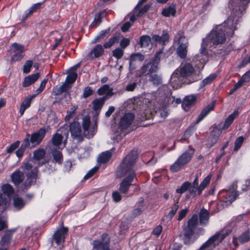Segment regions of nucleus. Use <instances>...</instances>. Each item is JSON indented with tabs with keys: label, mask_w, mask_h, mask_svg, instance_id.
<instances>
[{
	"label": "nucleus",
	"mask_w": 250,
	"mask_h": 250,
	"mask_svg": "<svg viewBox=\"0 0 250 250\" xmlns=\"http://www.w3.org/2000/svg\"><path fill=\"white\" fill-rule=\"evenodd\" d=\"M77 108V106H73L70 108V110L67 111V115L65 117L66 121L69 120L75 114V111Z\"/></svg>",
	"instance_id": "obj_48"
},
{
	"label": "nucleus",
	"mask_w": 250,
	"mask_h": 250,
	"mask_svg": "<svg viewBox=\"0 0 250 250\" xmlns=\"http://www.w3.org/2000/svg\"><path fill=\"white\" fill-rule=\"evenodd\" d=\"M250 239V236L249 235V231H246L243 234L240 235L238 238L234 237L233 240V243L236 247H238L239 244L237 243L238 240L241 244H243L248 242Z\"/></svg>",
	"instance_id": "obj_23"
},
{
	"label": "nucleus",
	"mask_w": 250,
	"mask_h": 250,
	"mask_svg": "<svg viewBox=\"0 0 250 250\" xmlns=\"http://www.w3.org/2000/svg\"><path fill=\"white\" fill-rule=\"evenodd\" d=\"M105 15V11H102L100 13H98L97 14L95 15L94 20L93 21L91 24V26L92 27H96L98 25L100 24V23L101 22V20L103 17H104Z\"/></svg>",
	"instance_id": "obj_33"
},
{
	"label": "nucleus",
	"mask_w": 250,
	"mask_h": 250,
	"mask_svg": "<svg viewBox=\"0 0 250 250\" xmlns=\"http://www.w3.org/2000/svg\"><path fill=\"white\" fill-rule=\"evenodd\" d=\"M236 186L233 185L228 189L222 190L220 193V196L222 198L223 206H227L231 204L237 197L238 194L236 191Z\"/></svg>",
	"instance_id": "obj_8"
},
{
	"label": "nucleus",
	"mask_w": 250,
	"mask_h": 250,
	"mask_svg": "<svg viewBox=\"0 0 250 250\" xmlns=\"http://www.w3.org/2000/svg\"><path fill=\"white\" fill-rule=\"evenodd\" d=\"M237 11L236 7L233 11ZM235 15H231L225 21L223 24L217 26L208 35L206 38L203 40L204 43L208 45L210 42L214 45L221 44L226 41V32L228 36H232L234 31L236 29V25L239 21V16L242 13L239 8V11H236Z\"/></svg>",
	"instance_id": "obj_1"
},
{
	"label": "nucleus",
	"mask_w": 250,
	"mask_h": 250,
	"mask_svg": "<svg viewBox=\"0 0 250 250\" xmlns=\"http://www.w3.org/2000/svg\"><path fill=\"white\" fill-rule=\"evenodd\" d=\"M1 191L2 193H0V195H2V201L5 207H8L10 204L11 197L14 193V190L10 184H5L1 186Z\"/></svg>",
	"instance_id": "obj_13"
},
{
	"label": "nucleus",
	"mask_w": 250,
	"mask_h": 250,
	"mask_svg": "<svg viewBox=\"0 0 250 250\" xmlns=\"http://www.w3.org/2000/svg\"><path fill=\"white\" fill-rule=\"evenodd\" d=\"M77 77V74L76 72L69 71L68 74L66 78L65 83H74Z\"/></svg>",
	"instance_id": "obj_41"
},
{
	"label": "nucleus",
	"mask_w": 250,
	"mask_h": 250,
	"mask_svg": "<svg viewBox=\"0 0 250 250\" xmlns=\"http://www.w3.org/2000/svg\"><path fill=\"white\" fill-rule=\"evenodd\" d=\"M52 155L54 159L56 162L60 163L62 160V153L59 150H56L52 152Z\"/></svg>",
	"instance_id": "obj_52"
},
{
	"label": "nucleus",
	"mask_w": 250,
	"mask_h": 250,
	"mask_svg": "<svg viewBox=\"0 0 250 250\" xmlns=\"http://www.w3.org/2000/svg\"><path fill=\"white\" fill-rule=\"evenodd\" d=\"M40 74L36 73L26 77L22 83V86L24 87H28L34 83L39 78Z\"/></svg>",
	"instance_id": "obj_24"
},
{
	"label": "nucleus",
	"mask_w": 250,
	"mask_h": 250,
	"mask_svg": "<svg viewBox=\"0 0 250 250\" xmlns=\"http://www.w3.org/2000/svg\"><path fill=\"white\" fill-rule=\"evenodd\" d=\"M104 101V99L103 98H99L95 100L93 102V109L96 111L100 110L103 106Z\"/></svg>",
	"instance_id": "obj_40"
},
{
	"label": "nucleus",
	"mask_w": 250,
	"mask_h": 250,
	"mask_svg": "<svg viewBox=\"0 0 250 250\" xmlns=\"http://www.w3.org/2000/svg\"><path fill=\"white\" fill-rule=\"evenodd\" d=\"M117 41V38L114 37L109 39L108 42L105 43L104 45V48H108L112 46Z\"/></svg>",
	"instance_id": "obj_58"
},
{
	"label": "nucleus",
	"mask_w": 250,
	"mask_h": 250,
	"mask_svg": "<svg viewBox=\"0 0 250 250\" xmlns=\"http://www.w3.org/2000/svg\"><path fill=\"white\" fill-rule=\"evenodd\" d=\"M239 112L237 110L234 111L232 113L229 115L228 117L226 119L222 129H226L228 128L232 123L235 118L238 116Z\"/></svg>",
	"instance_id": "obj_27"
},
{
	"label": "nucleus",
	"mask_w": 250,
	"mask_h": 250,
	"mask_svg": "<svg viewBox=\"0 0 250 250\" xmlns=\"http://www.w3.org/2000/svg\"><path fill=\"white\" fill-rule=\"evenodd\" d=\"M99 167H95L90 170L84 176V179L86 180L92 176L98 170Z\"/></svg>",
	"instance_id": "obj_60"
},
{
	"label": "nucleus",
	"mask_w": 250,
	"mask_h": 250,
	"mask_svg": "<svg viewBox=\"0 0 250 250\" xmlns=\"http://www.w3.org/2000/svg\"><path fill=\"white\" fill-rule=\"evenodd\" d=\"M104 47L101 44L96 45L87 54L86 58L87 60H92L102 56L104 53Z\"/></svg>",
	"instance_id": "obj_17"
},
{
	"label": "nucleus",
	"mask_w": 250,
	"mask_h": 250,
	"mask_svg": "<svg viewBox=\"0 0 250 250\" xmlns=\"http://www.w3.org/2000/svg\"><path fill=\"white\" fill-rule=\"evenodd\" d=\"M195 72L194 67L190 63H182L180 66L177 69L171 76L170 81L177 88L180 84L179 76L183 78L189 77Z\"/></svg>",
	"instance_id": "obj_4"
},
{
	"label": "nucleus",
	"mask_w": 250,
	"mask_h": 250,
	"mask_svg": "<svg viewBox=\"0 0 250 250\" xmlns=\"http://www.w3.org/2000/svg\"><path fill=\"white\" fill-rule=\"evenodd\" d=\"M216 75L215 74H211L210 75H209L202 81V85L205 86V85L210 83L216 78Z\"/></svg>",
	"instance_id": "obj_49"
},
{
	"label": "nucleus",
	"mask_w": 250,
	"mask_h": 250,
	"mask_svg": "<svg viewBox=\"0 0 250 250\" xmlns=\"http://www.w3.org/2000/svg\"><path fill=\"white\" fill-rule=\"evenodd\" d=\"M198 186L194 185L192 183L188 182H186L181 186V187L176 189V192L179 194H182L188 191V192L193 196H195L196 191H198Z\"/></svg>",
	"instance_id": "obj_15"
},
{
	"label": "nucleus",
	"mask_w": 250,
	"mask_h": 250,
	"mask_svg": "<svg viewBox=\"0 0 250 250\" xmlns=\"http://www.w3.org/2000/svg\"><path fill=\"white\" fill-rule=\"evenodd\" d=\"M112 198L115 202H118L121 201L122 196L118 191H115L112 193Z\"/></svg>",
	"instance_id": "obj_63"
},
{
	"label": "nucleus",
	"mask_w": 250,
	"mask_h": 250,
	"mask_svg": "<svg viewBox=\"0 0 250 250\" xmlns=\"http://www.w3.org/2000/svg\"><path fill=\"white\" fill-rule=\"evenodd\" d=\"M144 55L140 53L132 54L130 57L129 69L130 72L136 68L138 63L141 62L144 59Z\"/></svg>",
	"instance_id": "obj_18"
},
{
	"label": "nucleus",
	"mask_w": 250,
	"mask_h": 250,
	"mask_svg": "<svg viewBox=\"0 0 250 250\" xmlns=\"http://www.w3.org/2000/svg\"><path fill=\"white\" fill-rule=\"evenodd\" d=\"M150 80L155 85H158L162 83L160 77L157 74L151 75Z\"/></svg>",
	"instance_id": "obj_50"
},
{
	"label": "nucleus",
	"mask_w": 250,
	"mask_h": 250,
	"mask_svg": "<svg viewBox=\"0 0 250 250\" xmlns=\"http://www.w3.org/2000/svg\"><path fill=\"white\" fill-rule=\"evenodd\" d=\"M147 63L148 65H149V67L148 68L149 72H150V73L155 72L158 69V64L156 63L155 61L151 60L149 62H147Z\"/></svg>",
	"instance_id": "obj_47"
},
{
	"label": "nucleus",
	"mask_w": 250,
	"mask_h": 250,
	"mask_svg": "<svg viewBox=\"0 0 250 250\" xmlns=\"http://www.w3.org/2000/svg\"><path fill=\"white\" fill-rule=\"evenodd\" d=\"M211 174H208L201 183L198 188V194L200 195L202 191L207 187L210 181Z\"/></svg>",
	"instance_id": "obj_31"
},
{
	"label": "nucleus",
	"mask_w": 250,
	"mask_h": 250,
	"mask_svg": "<svg viewBox=\"0 0 250 250\" xmlns=\"http://www.w3.org/2000/svg\"><path fill=\"white\" fill-rule=\"evenodd\" d=\"M244 141V138L242 136L239 137L235 141L234 150L237 151L239 149Z\"/></svg>",
	"instance_id": "obj_56"
},
{
	"label": "nucleus",
	"mask_w": 250,
	"mask_h": 250,
	"mask_svg": "<svg viewBox=\"0 0 250 250\" xmlns=\"http://www.w3.org/2000/svg\"><path fill=\"white\" fill-rule=\"evenodd\" d=\"M21 167L26 173L27 180L26 183H28V185L30 186L32 183L36 181L38 168L36 167H33L32 164L29 162L25 163Z\"/></svg>",
	"instance_id": "obj_12"
},
{
	"label": "nucleus",
	"mask_w": 250,
	"mask_h": 250,
	"mask_svg": "<svg viewBox=\"0 0 250 250\" xmlns=\"http://www.w3.org/2000/svg\"><path fill=\"white\" fill-rule=\"evenodd\" d=\"M45 154V150L43 149L39 148L34 152V158L40 160L43 158Z\"/></svg>",
	"instance_id": "obj_43"
},
{
	"label": "nucleus",
	"mask_w": 250,
	"mask_h": 250,
	"mask_svg": "<svg viewBox=\"0 0 250 250\" xmlns=\"http://www.w3.org/2000/svg\"><path fill=\"white\" fill-rule=\"evenodd\" d=\"M31 103V99L26 98L21 103L20 109V113L21 115H22L25 110L30 106Z\"/></svg>",
	"instance_id": "obj_39"
},
{
	"label": "nucleus",
	"mask_w": 250,
	"mask_h": 250,
	"mask_svg": "<svg viewBox=\"0 0 250 250\" xmlns=\"http://www.w3.org/2000/svg\"><path fill=\"white\" fill-rule=\"evenodd\" d=\"M197 100V96L194 95H190L186 96L183 101L182 106L185 110H187V108L188 106L193 105Z\"/></svg>",
	"instance_id": "obj_22"
},
{
	"label": "nucleus",
	"mask_w": 250,
	"mask_h": 250,
	"mask_svg": "<svg viewBox=\"0 0 250 250\" xmlns=\"http://www.w3.org/2000/svg\"><path fill=\"white\" fill-rule=\"evenodd\" d=\"M197 224L198 217L196 215H194L188 220L187 225L184 227L183 240L185 244L190 245L198 238V236L194 234Z\"/></svg>",
	"instance_id": "obj_5"
},
{
	"label": "nucleus",
	"mask_w": 250,
	"mask_h": 250,
	"mask_svg": "<svg viewBox=\"0 0 250 250\" xmlns=\"http://www.w3.org/2000/svg\"><path fill=\"white\" fill-rule=\"evenodd\" d=\"M71 88V86L68 83H64L60 87H56L54 89V92L56 95H59L62 93L68 91Z\"/></svg>",
	"instance_id": "obj_32"
},
{
	"label": "nucleus",
	"mask_w": 250,
	"mask_h": 250,
	"mask_svg": "<svg viewBox=\"0 0 250 250\" xmlns=\"http://www.w3.org/2000/svg\"><path fill=\"white\" fill-rule=\"evenodd\" d=\"M111 157V153L110 151H106L101 153L98 159L99 163H104L109 161Z\"/></svg>",
	"instance_id": "obj_36"
},
{
	"label": "nucleus",
	"mask_w": 250,
	"mask_h": 250,
	"mask_svg": "<svg viewBox=\"0 0 250 250\" xmlns=\"http://www.w3.org/2000/svg\"><path fill=\"white\" fill-rule=\"evenodd\" d=\"M151 42H152V39L149 36L144 35L140 37L139 43L141 47H146Z\"/></svg>",
	"instance_id": "obj_38"
},
{
	"label": "nucleus",
	"mask_w": 250,
	"mask_h": 250,
	"mask_svg": "<svg viewBox=\"0 0 250 250\" xmlns=\"http://www.w3.org/2000/svg\"><path fill=\"white\" fill-rule=\"evenodd\" d=\"M26 147H29V146H24V141H23L21 147L16 152L17 156L19 158L21 157L23 155L25 149Z\"/></svg>",
	"instance_id": "obj_59"
},
{
	"label": "nucleus",
	"mask_w": 250,
	"mask_h": 250,
	"mask_svg": "<svg viewBox=\"0 0 250 250\" xmlns=\"http://www.w3.org/2000/svg\"><path fill=\"white\" fill-rule=\"evenodd\" d=\"M16 229L7 230L0 240V250H7L8 246L11 241L12 235Z\"/></svg>",
	"instance_id": "obj_16"
},
{
	"label": "nucleus",
	"mask_w": 250,
	"mask_h": 250,
	"mask_svg": "<svg viewBox=\"0 0 250 250\" xmlns=\"http://www.w3.org/2000/svg\"><path fill=\"white\" fill-rule=\"evenodd\" d=\"M200 222L202 225H206L209 219V213L207 210L202 209L199 213Z\"/></svg>",
	"instance_id": "obj_28"
},
{
	"label": "nucleus",
	"mask_w": 250,
	"mask_h": 250,
	"mask_svg": "<svg viewBox=\"0 0 250 250\" xmlns=\"http://www.w3.org/2000/svg\"><path fill=\"white\" fill-rule=\"evenodd\" d=\"M48 81L47 79H44L41 83L39 88L36 90L37 94H39L41 93L44 88H45V85Z\"/></svg>",
	"instance_id": "obj_61"
},
{
	"label": "nucleus",
	"mask_w": 250,
	"mask_h": 250,
	"mask_svg": "<svg viewBox=\"0 0 250 250\" xmlns=\"http://www.w3.org/2000/svg\"><path fill=\"white\" fill-rule=\"evenodd\" d=\"M110 29H108L102 31L98 35H97L95 38L92 41V43H95L97 42H100L103 39L105 36V34L108 33Z\"/></svg>",
	"instance_id": "obj_42"
},
{
	"label": "nucleus",
	"mask_w": 250,
	"mask_h": 250,
	"mask_svg": "<svg viewBox=\"0 0 250 250\" xmlns=\"http://www.w3.org/2000/svg\"><path fill=\"white\" fill-rule=\"evenodd\" d=\"M113 56L119 59L122 58L123 55V50L119 48H116L112 51Z\"/></svg>",
	"instance_id": "obj_57"
},
{
	"label": "nucleus",
	"mask_w": 250,
	"mask_h": 250,
	"mask_svg": "<svg viewBox=\"0 0 250 250\" xmlns=\"http://www.w3.org/2000/svg\"><path fill=\"white\" fill-rule=\"evenodd\" d=\"M33 62L31 60L26 61L23 66V72L24 73H28L30 71V69L32 66Z\"/></svg>",
	"instance_id": "obj_53"
},
{
	"label": "nucleus",
	"mask_w": 250,
	"mask_h": 250,
	"mask_svg": "<svg viewBox=\"0 0 250 250\" xmlns=\"http://www.w3.org/2000/svg\"><path fill=\"white\" fill-rule=\"evenodd\" d=\"M175 13L176 7L174 4H171L169 6L165 8L162 12V14L167 17L174 16Z\"/></svg>",
	"instance_id": "obj_29"
},
{
	"label": "nucleus",
	"mask_w": 250,
	"mask_h": 250,
	"mask_svg": "<svg viewBox=\"0 0 250 250\" xmlns=\"http://www.w3.org/2000/svg\"><path fill=\"white\" fill-rule=\"evenodd\" d=\"M176 39H178L179 43V45L176 50L177 55L181 59H184L186 58L188 53V42L187 40L182 32H180L177 34Z\"/></svg>",
	"instance_id": "obj_11"
},
{
	"label": "nucleus",
	"mask_w": 250,
	"mask_h": 250,
	"mask_svg": "<svg viewBox=\"0 0 250 250\" xmlns=\"http://www.w3.org/2000/svg\"><path fill=\"white\" fill-rule=\"evenodd\" d=\"M207 46L208 45L203 42L199 53L194 56L193 60L196 62H199V63H197V65H204L208 62V57L206 49ZM202 67L203 68V66Z\"/></svg>",
	"instance_id": "obj_14"
},
{
	"label": "nucleus",
	"mask_w": 250,
	"mask_h": 250,
	"mask_svg": "<svg viewBox=\"0 0 250 250\" xmlns=\"http://www.w3.org/2000/svg\"><path fill=\"white\" fill-rule=\"evenodd\" d=\"M137 158L136 150L131 151L124 159L118 167L116 174L118 178L124 177L120 184L119 191L123 194L127 192L131 183L136 177L135 171L132 168Z\"/></svg>",
	"instance_id": "obj_2"
},
{
	"label": "nucleus",
	"mask_w": 250,
	"mask_h": 250,
	"mask_svg": "<svg viewBox=\"0 0 250 250\" xmlns=\"http://www.w3.org/2000/svg\"><path fill=\"white\" fill-rule=\"evenodd\" d=\"M7 228V220L6 217L0 214V231Z\"/></svg>",
	"instance_id": "obj_46"
},
{
	"label": "nucleus",
	"mask_w": 250,
	"mask_h": 250,
	"mask_svg": "<svg viewBox=\"0 0 250 250\" xmlns=\"http://www.w3.org/2000/svg\"><path fill=\"white\" fill-rule=\"evenodd\" d=\"M24 178L23 173L19 170L14 171L11 175V181L16 186L20 185Z\"/></svg>",
	"instance_id": "obj_21"
},
{
	"label": "nucleus",
	"mask_w": 250,
	"mask_h": 250,
	"mask_svg": "<svg viewBox=\"0 0 250 250\" xmlns=\"http://www.w3.org/2000/svg\"><path fill=\"white\" fill-rule=\"evenodd\" d=\"M168 34L166 32L164 33L162 36L154 35L152 37V43H159L161 44H164L168 41Z\"/></svg>",
	"instance_id": "obj_25"
},
{
	"label": "nucleus",
	"mask_w": 250,
	"mask_h": 250,
	"mask_svg": "<svg viewBox=\"0 0 250 250\" xmlns=\"http://www.w3.org/2000/svg\"><path fill=\"white\" fill-rule=\"evenodd\" d=\"M193 153L194 150L192 148H189L186 151L170 166V169L171 171L175 172L179 171L190 161Z\"/></svg>",
	"instance_id": "obj_7"
},
{
	"label": "nucleus",
	"mask_w": 250,
	"mask_h": 250,
	"mask_svg": "<svg viewBox=\"0 0 250 250\" xmlns=\"http://www.w3.org/2000/svg\"><path fill=\"white\" fill-rule=\"evenodd\" d=\"M213 104H210L206 107L198 116L196 120V124H198L214 108Z\"/></svg>",
	"instance_id": "obj_26"
},
{
	"label": "nucleus",
	"mask_w": 250,
	"mask_h": 250,
	"mask_svg": "<svg viewBox=\"0 0 250 250\" xmlns=\"http://www.w3.org/2000/svg\"><path fill=\"white\" fill-rule=\"evenodd\" d=\"M23 52L24 51H21L14 53V54L13 55L12 61L17 62L21 60L24 56Z\"/></svg>",
	"instance_id": "obj_54"
},
{
	"label": "nucleus",
	"mask_w": 250,
	"mask_h": 250,
	"mask_svg": "<svg viewBox=\"0 0 250 250\" xmlns=\"http://www.w3.org/2000/svg\"><path fill=\"white\" fill-rule=\"evenodd\" d=\"M44 1L38 2L36 4H33L31 7H30L28 10V15H30L31 13L35 12L38 9H40L42 6V5L44 3Z\"/></svg>",
	"instance_id": "obj_51"
},
{
	"label": "nucleus",
	"mask_w": 250,
	"mask_h": 250,
	"mask_svg": "<svg viewBox=\"0 0 250 250\" xmlns=\"http://www.w3.org/2000/svg\"><path fill=\"white\" fill-rule=\"evenodd\" d=\"M46 130L44 128H41L38 131L34 132L31 135L27 134L23 140L24 145L28 146L29 147L33 148L39 145L42 141Z\"/></svg>",
	"instance_id": "obj_6"
},
{
	"label": "nucleus",
	"mask_w": 250,
	"mask_h": 250,
	"mask_svg": "<svg viewBox=\"0 0 250 250\" xmlns=\"http://www.w3.org/2000/svg\"><path fill=\"white\" fill-rule=\"evenodd\" d=\"M134 116L130 113H126L121 118L120 126L122 129L126 128L132 123Z\"/></svg>",
	"instance_id": "obj_20"
},
{
	"label": "nucleus",
	"mask_w": 250,
	"mask_h": 250,
	"mask_svg": "<svg viewBox=\"0 0 250 250\" xmlns=\"http://www.w3.org/2000/svg\"><path fill=\"white\" fill-rule=\"evenodd\" d=\"M48 81L47 79H44L41 83L39 88L36 90L37 94H39L41 93L44 88H45V85Z\"/></svg>",
	"instance_id": "obj_62"
},
{
	"label": "nucleus",
	"mask_w": 250,
	"mask_h": 250,
	"mask_svg": "<svg viewBox=\"0 0 250 250\" xmlns=\"http://www.w3.org/2000/svg\"><path fill=\"white\" fill-rule=\"evenodd\" d=\"M82 126L83 130L80 124L77 121H74L70 124V131L73 138H80L84 135L88 138H91L97 132V123L95 121L94 123L91 124L89 116H85L83 118Z\"/></svg>",
	"instance_id": "obj_3"
},
{
	"label": "nucleus",
	"mask_w": 250,
	"mask_h": 250,
	"mask_svg": "<svg viewBox=\"0 0 250 250\" xmlns=\"http://www.w3.org/2000/svg\"><path fill=\"white\" fill-rule=\"evenodd\" d=\"M222 133V131L220 129L218 128V127H214L211 133V136L213 137L212 139L211 140V146L215 144L218 139L219 138L220 135H221Z\"/></svg>",
	"instance_id": "obj_37"
},
{
	"label": "nucleus",
	"mask_w": 250,
	"mask_h": 250,
	"mask_svg": "<svg viewBox=\"0 0 250 250\" xmlns=\"http://www.w3.org/2000/svg\"><path fill=\"white\" fill-rule=\"evenodd\" d=\"M97 93L99 95L106 94L107 96H112L113 94L112 89L110 88L109 86L107 84H104L100 87L98 90Z\"/></svg>",
	"instance_id": "obj_30"
},
{
	"label": "nucleus",
	"mask_w": 250,
	"mask_h": 250,
	"mask_svg": "<svg viewBox=\"0 0 250 250\" xmlns=\"http://www.w3.org/2000/svg\"><path fill=\"white\" fill-rule=\"evenodd\" d=\"M149 65H148L147 62H146L141 68L139 77H141L142 76L146 74H149L150 72H149Z\"/></svg>",
	"instance_id": "obj_55"
},
{
	"label": "nucleus",
	"mask_w": 250,
	"mask_h": 250,
	"mask_svg": "<svg viewBox=\"0 0 250 250\" xmlns=\"http://www.w3.org/2000/svg\"><path fill=\"white\" fill-rule=\"evenodd\" d=\"M67 231L68 229L67 228L62 227L55 232L54 235V239L57 245H60L64 242Z\"/></svg>",
	"instance_id": "obj_19"
},
{
	"label": "nucleus",
	"mask_w": 250,
	"mask_h": 250,
	"mask_svg": "<svg viewBox=\"0 0 250 250\" xmlns=\"http://www.w3.org/2000/svg\"><path fill=\"white\" fill-rule=\"evenodd\" d=\"M226 235L222 233H217L212 236L200 248V250H209L218 245L224 239Z\"/></svg>",
	"instance_id": "obj_10"
},
{
	"label": "nucleus",
	"mask_w": 250,
	"mask_h": 250,
	"mask_svg": "<svg viewBox=\"0 0 250 250\" xmlns=\"http://www.w3.org/2000/svg\"><path fill=\"white\" fill-rule=\"evenodd\" d=\"M13 205L16 209L19 210L24 207L25 202L21 198L15 196L13 199Z\"/></svg>",
	"instance_id": "obj_34"
},
{
	"label": "nucleus",
	"mask_w": 250,
	"mask_h": 250,
	"mask_svg": "<svg viewBox=\"0 0 250 250\" xmlns=\"http://www.w3.org/2000/svg\"><path fill=\"white\" fill-rule=\"evenodd\" d=\"M179 208V206L178 203H175L172 206L171 210H170L169 213L167 214L166 215L165 218L164 219H167V221L170 220L176 213Z\"/></svg>",
	"instance_id": "obj_35"
},
{
	"label": "nucleus",
	"mask_w": 250,
	"mask_h": 250,
	"mask_svg": "<svg viewBox=\"0 0 250 250\" xmlns=\"http://www.w3.org/2000/svg\"><path fill=\"white\" fill-rule=\"evenodd\" d=\"M250 81V71H247L241 77V79L238 82L242 86L244 83L249 82Z\"/></svg>",
	"instance_id": "obj_45"
},
{
	"label": "nucleus",
	"mask_w": 250,
	"mask_h": 250,
	"mask_svg": "<svg viewBox=\"0 0 250 250\" xmlns=\"http://www.w3.org/2000/svg\"><path fill=\"white\" fill-rule=\"evenodd\" d=\"M10 49L13 53L24 51V47L21 44L14 43L11 45Z\"/></svg>",
	"instance_id": "obj_44"
},
{
	"label": "nucleus",
	"mask_w": 250,
	"mask_h": 250,
	"mask_svg": "<svg viewBox=\"0 0 250 250\" xmlns=\"http://www.w3.org/2000/svg\"><path fill=\"white\" fill-rule=\"evenodd\" d=\"M188 211V210L187 208L181 210L179 212L178 220L181 221L184 219L186 217Z\"/></svg>",
	"instance_id": "obj_64"
},
{
	"label": "nucleus",
	"mask_w": 250,
	"mask_h": 250,
	"mask_svg": "<svg viewBox=\"0 0 250 250\" xmlns=\"http://www.w3.org/2000/svg\"><path fill=\"white\" fill-rule=\"evenodd\" d=\"M69 135L68 126L65 125L60 128L57 132L53 136L52 141L53 144L55 146H59L62 143L65 146L66 140Z\"/></svg>",
	"instance_id": "obj_9"
}]
</instances>
